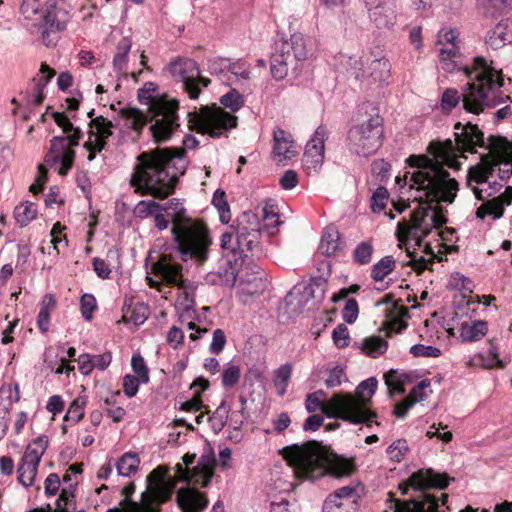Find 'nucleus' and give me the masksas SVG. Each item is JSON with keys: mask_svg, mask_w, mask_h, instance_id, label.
<instances>
[{"mask_svg": "<svg viewBox=\"0 0 512 512\" xmlns=\"http://www.w3.org/2000/svg\"><path fill=\"white\" fill-rule=\"evenodd\" d=\"M273 140V152L276 156L280 157V160L290 159L293 156L291 150L292 141L288 139L283 129L278 128L273 132Z\"/></svg>", "mask_w": 512, "mask_h": 512, "instance_id": "37", "label": "nucleus"}, {"mask_svg": "<svg viewBox=\"0 0 512 512\" xmlns=\"http://www.w3.org/2000/svg\"><path fill=\"white\" fill-rule=\"evenodd\" d=\"M140 464V458L135 452L124 453L116 462V469L119 476L130 477L136 473Z\"/></svg>", "mask_w": 512, "mask_h": 512, "instance_id": "38", "label": "nucleus"}, {"mask_svg": "<svg viewBox=\"0 0 512 512\" xmlns=\"http://www.w3.org/2000/svg\"><path fill=\"white\" fill-rule=\"evenodd\" d=\"M395 259L391 255L384 256L375 263L371 270V277L375 281H382L395 268Z\"/></svg>", "mask_w": 512, "mask_h": 512, "instance_id": "45", "label": "nucleus"}, {"mask_svg": "<svg viewBox=\"0 0 512 512\" xmlns=\"http://www.w3.org/2000/svg\"><path fill=\"white\" fill-rule=\"evenodd\" d=\"M48 437L45 435L37 437L32 444H29L21 458V464L38 468L42 455L48 447Z\"/></svg>", "mask_w": 512, "mask_h": 512, "instance_id": "29", "label": "nucleus"}, {"mask_svg": "<svg viewBox=\"0 0 512 512\" xmlns=\"http://www.w3.org/2000/svg\"><path fill=\"white\" fill-rule=\"evenodd\" d=\"M327 136V128L320 125L306 144L303 162L307 167L313 168L315 171H317L324 162L325 141Z\"/></svg>", "mask_w": 512, "mask_h": 512, "instance_id": "22", "label": "nucleus"}, {"mask_svg": "<svg viewBox=\"0 0 512 512\" xmlns=\"http://www.w3.org/2000/svg\"><path fill=\"white\" fill-rule=\"evenodd\" d=\"M388 342L380 336H370L363 339L362 352L372 358H377L387 351Z\"/></svg>", "mask_w": 512, "mask_h": 512, "instance_id": "39", "label": "nucleus"}, {"mask_svg": "<svg viewBox=\"0 0 512 512\" xmlns=\"http://www.w3.org/2000/svg\"><path fill=\"white\" fill-rule=\"evenodd\" d=\"M260 237L261 233L259 232L244 235L236 234L237 258H240L243 267L256 265L254 260L264 255Z\"/></svg>", "mask_w": 512, "mask_h": 512, "instance_id": "21", "label": "nucleus"}, {"mask_svg": "<svg viewBox=\"0 0 512 512\" xmlns=\"http://www.w3.org/2000/svg\"><path fill=\"white\" fill-rule=\"evenodd\" d=\"M487 331V322L483 320H476L472 324L463 322L459 329L460 337L464 342L478 341L486 335Z\"/></svg>", "mask_w": 512, "mask_h": 512, "instance_id": "35", "label": "nucleus"}, {"mask_svg": "<svg viewBox=\"0 0 512 512\" xmlns=\"http://www.w3.org/2000/svg\"><path fill=\"white\" fill-rule=\"evenodd\" d=\"M291 374L292 366L289 363L283 364L275 370L273 382L278 389V395L283 396L286 393Z\"/></svg>", "mask_w": 512, "mask_h": 512, "instance_id": "47", "label": "nucleus"}, {"mask_svg": "<svg viewBox=\"0 0 512 512\" xmlns=\"http://www.w3.org/2000/svg\"><path fill=\"white\" fill-rule=\"evenodd\" d=\"M229 411L230 407L226 404V401H222L213 415L209 417V421L220 430L227 422Z\"/></svg>", "mask_w": 512, "mask_h": 512, "instance_id": "63", "label": "nucleus"}, {"mask_svg": "<svg viewBox=\"0 0 512 512\" xmlns=\"http://www.w3.org/2000/svg\"><path fill=\"white\" fill-rule=\"evenodd\" d=\"M457 38V33L455 30L450 29L439 33L438 43L442 44L445 42L449 45V47H443L439 51V62L441 68L449 73H453L455 71L461 70L463 66L461 65L460 52L459 48L455 44V39Z\"/></svg>", "mask_w": 512, "mask_h": 512, "instance_id": "20", "label": "nucleus"}, {"mask_svg": "<svg viewBox=\"0 0 512 512\" xmlns=\"http://www.w3.org/2000/svg\"><path fill=\"white\" fill-rule=\"evenodd\" d=\"M177 502L184 512H202L209 504L205 493L189 487L178 490Z\"/></svg>", "mask_w": 512, "mask_h": 512, "instance_id": "24", "label": "nucleus"}, {"mask_svg": "<svg viewBox=\"0 0 512 512\" xmlns=\"http://www.w3.org/2000/svg\"><path fill=\"white\" fill-rule=\"evenodd\" d=\"M364 493V487L359 481H352L349 485L337 489L333 494H330L327 499L342 502L346 505H354L359 507V499Z\"/></svg>", "mask_w": 512, "mask_h": 512, "instance_id": "28", "label": "nucleus"}, {"mask_svg": "<svg viewBox=\"0 0 512 512\" xmlns=\"http://www.w3.org/2000/svg\"><path fill=\"white\" fill-rule=\"evenodd\" d=\"M131 366L133 372L137 375V378H140L142 383L149 382V369L145 363L144 358L139 354H133L131 358Z\"/></svg>", "mask_w": 512, "mask_h": 512, "instance_id": "58", "label": "nucleus"}, {"mask_svg": "<svg viewBox=\"0 0 512 512\" xmlns=\"http://www.w3.org/2000/svg\"><path fill=\"white\" fill-rule=\"evenodd\" d=\"M492 64V61L476 56L471 67L463 66L461 70L470 81L462 87L461 93L447 88L441 98L442 109L450 112L461 101L466 112L479 115L486 109L511 102V97L501 90L504 86L502 70H497Z\"/></svg>", "mask_w": 512, "mask_h": 512, "instance_id": "2", "label": "nucleus"}, {"mask_svg": "<svg viewBox=\"0 0 512 512\" xmlns=\"http://www.w3.org/2000/svg\"><path fill=\"white\" fill-rule=\"evenodd\" d=\"M388 497L389 508L393 512H433L436 510V504L428 496H425L426 499L423 502H416L415 500L400 501L395 498L393 492H389Z\"/></svg>", "mask_w": 512, "mask_h": 512, "instance_id": "27", "label": "nucleus"}, {"mask_svg": "<svg viewBox=\"0 0 512 512\" xmlns=\"http://www.w3.org/2000/svg\"><path fill=\"white\" fill-rule=\"evenodd\" d=\"M490 152L481 156L480 162L469 168L467 181L482 184L487 182L500 164L510 165L509 174L512 176V142L498 135L489 136Z\"/></svg>", "mask_w": 512, "mask_h": 512, "instance_id": "9", "label": "nucleus"}, {"mask_svg": "<svg viewBox=\"0 0 512 512\" xmlns=\"http://www.w3.org/2000/svg\"><path fill=\"white\" fill-rule=\"evenodd\" d=\"M280 453L298 479L315 481L327 473L336 478H343L350 476L356 470L352 459L340 456H336L325 465L321 443L315 440L303 445L286 446Z\"/></svg>", "mask_w": 512, "mask_h": 512, "instance_id": "4", "label": "nucleus"}, {"mask_svg": "<svg viewBox=\"0 0 512 512\" xmlns=\"http://www.w3.org/2000/svg\"><path fill=\"white\" fill-rule=\"evenodd\" d=\"M229 58L223 57H215L208 61V69L212 75L218 76L221 80H230L229 77V68H230Z\"/></svg>", "mask_w": 512, "mask_h": 512, "instance_id": "48", "label": "nucleus"}, {"mask_svg": "<svg viewBox=\"0 0 512 512\" xmlns=\"http://www.w3.org/2000/svg\"><path fill=\"white\" fill-rule=\"evenodd\" d=\"M408 450L406 440L398 439L387 447L386 453L392 461L400 462Z\"/></svg>", "mask_w": 512, "mask_h": 512, "instance_id": "60", "label": "nucleus"}, {"mask_svg": "<svg viewBox=\"0 0 512 512\" xmlns=\"http://www.w3.org/2000/svg\"><path fill=\"white\" fill-rule=\"evenodd\" d=\"M187 117L190 130L208 134L213 138H218L225 131L236 127L238 120L235 115L224 111L215 104L202 106L198 112H189Z\"/></svg>", "mask_w": 512, "mask_h": 512, "instance_id": "11", "label": "nucleus"}, {"mask_svg": "<svg viewBox=\"0 0 512 512\" xmlns=\"http://www.w3.org/2000/svg\"><path fill=\"white\" fill-rule=\"evenodd\" d=\"M37 215V210L33 203L21 204L14 209V218L20 227H25Z\"/></svg>", "mask_w": 512, "mask_h": 512, "instance_id": "50", "label": "nucleus"}, {"mask_svg": "<svg viewBox=\"0 0 512 512\" xmlns=\"http://www.w3.org/2000/svg\"><path fill=\"white\" fill-rule=\"evenodd\" d=\"M309 56L306 40L300 33L292 34L289 40L277 45L271 56V74L277 80H283L290 69L297 70L298 62L305 61Z\"/></svg>", "mask_w": 512, "mask_h": 512, "instance_id": "10", "label": "nucleus"}, {"mask_svg": "<svg viewBox=\"0 0 512 512\" xmlns=\"http://www.w3.org/2000/svg\"><path fill=\"white\" fill-rule=\"evenodd\" d=\"M428 152L434 158L427 156L411 155L407 159L410 167L416 170L410 173L411 185H420L426 189L427 195L432 196L434 201L452 204L456 198L459 184L454 178H450L448 171L444 166L458 169L460 164L455 157L457 152H461L456 139H446L445 141H433L428 146ZM409 174V172L407 173Z\"/></svg>", "mask_w": 512, "mask_h": 512, "instance_id": "3", "label": "nucleus"}, {"mask_svg": "<svg viewBox=\"0 0 512 512\" xmlns=\"http://www.w3.org/2000/svg\"><path fill=\"white\" fill-rule=\"evenodd\" d=\"M242 273L243 263L240 261V258L236 257V253H234L233 257L225 255V263L219 267L216 276L219 278L221 284L234 286L236 282L239 281Z\"/></svg>", "mask_w": 512, "mask_h": 512, "instance_id": "26", "label": "nucleus"}, {"mask_svg": "<svg viewBox=\"0 0 512 512\" xmlns=\"http://www.w3.org/2000/svg\"><path fill=\"white\" fill-rule=\"evenodd\" d=\"M220 103L232 112H236L244 105V98L236 89H231L221 96Z\"/></svg>", "mask_w": 512, "mask_h": 512, "instance_id": "56", "label": "nucleus"}, {"mask_svg": "<svg viewBox=\"0 0 512 512\" xmlns=\"http://www.w3.org/2000/svg\"><path fill=\"white\" fill-rule=\"evenodd\" d=\"M157 90V85L153 82H146L142 88L138 90L137 98L140 103L148 105V109L159 99H168L166 96L154 97L153 92Z\"/></svg>", "mask_w": 512, "mask_h": 512, "instance_id": "55", "label": "nucleus"}, {"mask_svg": "<svg viewBox=\"0 0 512 512\" xmlns=\"http://www.w3.org/2000/svg\"><path fill=\"white\" fill-rule=\"evenodd\" d=\"M409 376L405 373L399 374L396 370H390L385 374V384L388 388L389 397H393L394 393L404 394L403 384L408 381Z\"/></svg>", "mask_w": 512, "mask_h": 512, "instance_id": "44", "label": "nucleus"}, {"mask_svg": "<svg viewBox=\"0 0 512 512\" xmlns=\"http://www.w3.org/2000/svg\"><path fill=\"white\" fill-rule=\"evenodd\" d=\"M510 43H512V25L508 19L501 20L487 32L485 37V44L493 50L500 49Z\"/></svg>", "mask_w": 512, "mask_h": 512, "instance_id": "25", "label": "nucleus"}, {"mask_svg": "<svg viewBox=\"0 0 512 512\" xmlns=\"http://www.w3.org/2000/svg\"><path fill=\"white\" fill-rule=\"evenodd\" d=\"M167 70L175 81L182 83L190 99L199 97L201 90L195 80L201 71L196 61L190 58H177L168 64Z\"/></svg>", "mask_w": 512, "mask_h": 512, "instance_id": "16", "label": "nucleus"}, {"mask_svg": "<svg viewBox=\"0 0 512 512\" xmlns=\"http://www.w3.org/2000/svg\"><path fill=\"white\" fill-rule=\"evenodd\" d=\"M483 13L495 17L512 10V0H479Z\"/></svg>", "mask_w": 512, "mask_h": 512, "instance_id": "42", "label": "nucleus"}, {"mask_svg": "<svg viewBox=\"0 0 512 512\" xmlns=\"http://www.w3.org/2000/svg\"><path fill=\"white\" fill-rule=\"evenodd\" d=\"M262 274L258 265L243 267V273L238 281L240 285H243V294L253 296L261 294L266 289L267 284Z\"/></svg>", "mask_w": 512, "mask_h": 512, "instance_id": "23", "label": "nucleus"}, {"mask_svg": "<svg viewBox=\"0 0 512 512\" xmlns=\"http://www.w3.org/2000/svg\"><path fill=\"white\" fill-rule=\"evenodd\" d=\"M373 252L372 243L370 241H362L353 251V261L359 265H366L371 262Z\"/></svg>", "mask_w": 512, "mask_h": 512, "instance_id": "52", "label": "nucleus"}, {"mask_svg": "<svg viewBox=\"0 0 512 512\" xmlns=\"http://www.w3.org/2000/svg\"><path fill=\"white\" fill-rule=\"evenodd\" d=\"M339 233L335 228H328L322 235L319 251L325 256H334L339 249Z\"/></svg>", "mask_w": 512, "mask_h": 512, "instance_id": "41", "label": "nucleus"}, {"mask_svg": "<svg viewBox=\"0 0 512 512\" xmlns=\"http://www.w3.org/2000/svg\"><path fill=\"white\" fill-rule=\"evenodd\" d=\"M51 116L65 136H54L50 140L44 162L49 167L60 165L58 174L66 176L74 165L76 157L74 148L79 145L83 132L79 127H75L63 112H53Z\"/></svg>", "mask_w": 512, "mask_h": 512, "instance_id": "8", "label": "nucleus"}, {"mask_svg": "<svg viewBox=\"0 0 512 512\" xmlns=\"http://www.w3.org/2000/svg\"><path fill=\"white\" fill-rule=\"evenodd\" d=\"M86 405V398L77 397L75 398L68 408L66 415L64 416L65 421H71L72 423H78L84 417V407Z\"/></svg>", "mask_w": 512, "mask_h": 512, "instance_id": "53", "label": "nucleus"}, {"mask_svg": "<svg viewBox=\"0 0 512 512\" xmlns=\"http://www.w3.org/2000/svg\"><path fill=\"white\" fill-rule=\"evenodd\" d=\"M44 7L39 0H22L20 12L26 20L38 23Z\"/></svg>", "mask_w": 512, "mask_h": 512, "instance_id": "51", "label": "nucleus"}, {"mask_svg": "<svg viewBox=\"0 0 512 512\" xmlns=\"http://www.w3.org/2000/svg\"><path fill=\"white\" fill-rule=\"evenodd\" d=\"M369 18L377 28H390L395 23L396 14L390 5L383 3L369 9Z\"/></svg>", "mask_w": 512, "mask_h": 512, "instance_id": "30", "label": "nucleus"}, {"mask_svg": "<svg viewBox=\"0 0 512 512\" xmlns=\"http://www.w3.org/2000/svg\"><path fill=\"white\" fill-rule=\"evenodd\" d=\"M179 101L173 99H159L144 113L138 108L128 107L120 110L127 128L140 134L144 126L149 124V131L155 143L160 144L171 139L179 129Z\"/></svg>", "mask_w": 512, "mask_h": 512, "instance_id": "6", "label": "nucleus"}, {"mask_svg": "<svg viewBox=\"0 0 512 512\" xmlns=\"http://www.w3.org/2000/svg\"><path fill=\"white\" fill-rule=\"evenodd\" d=\"M195 457V454L187 453L182 457L183 464L175 466L178 479L206 488L214 476V460L208 456H201L198 464L190 470L188 466L194 463Z\"/></svg>", "mask_w": 512, "mask_h": 512, "instance_id": "15", "label": "nucleus"}, {"mask_svg": "<svg viewBox=\"0 0 512 512\" xmlns=\"http://www.w3.org/2000/svg\"><path fill=\"white\" fill-rule=\"evenodd\" d=\"M505 206H509V201L504 197H495L484 202L476 211V217L484 219L486 216H492L493 219H500L504 214Z\"/></svg>", "mask_w": 512, "mask_h": 512, "instance_id": "34", "label": "nucleus"}, {"mask_svg": "<svg viewBox=\"0 0 512 512\" xmlns=\"http://www.w3.org/2000/svg\"><path fill=\"white\" fill-rule=\"evenodd\" d=\"M241 377V369L239 365L229 364L222 372V385L224 388H232L236 386Z\"/></svg>", "mask_w": 512, "mask_h": 512, "instance_id": "57", "label": "nucleus"}, {"mask_svg": "<svg viewBox=\"0 0 512 512\" xmlns=\"http://www.w3.org/2000/svg\"><path fill=\"white\" fill-rule=\"evenodd\" d=\"M212 204L219 212L220 221L223 224H227L231 219V213L226 193L221 189H217L213 195Z\"/></svg>", "mask_w": 512, "mask_h": 512, "instance_id": "49", "label": "nucleus"}, {"mask_svg": "<svg viewBox=\"0 0 512 512\" xmlns=\"http://www.w3.org/2000/svg\"><path fill=\"white\" fill-rule=\"evenodd\" d=\"M456 130L457 145L461 152H474L476 147H482L490 151L489 141L485 142L484 133L479 129L478 125L467 122L462 124L457 122L454 125ZM489 140V138L487 139Z\"/></svg>", "mask_w": 512, "mask_h": 512, "instance_id": "19", "label": "nucleus"}, {"mask_svg": "<svg viewBox=\"0 0 512 512\" xmlns=\"http://www.w3.org/2000/svg\"><path fill=\"white\" fill-rule=\"evenodd\" d=\"M388 196V190L383 186H380L375 190V192L372 195L371 204V208L374 213H379L386 207V201L388 199Z\"/></svg>", "mask_w": 512, "mask_h": 512, "instance_id": "64", "label": "nucleus"}, {"mask_svg": "<svg viewBox=\"0 0 512 512\" xmlns=\"http://www.w3.org/2000/svg\"><path fill=\"white\" fill-rule=\"evenodd\" d=\"M377 386V379L370 377L356 387L355 395L351 393L334 394L328 400L324 414L328 418H338L354 425L365 424L370 427L372 423H375L379 426L380 423L374 421L377 418V413L369 408Z\"/></svg>", "mask_w": 512, "mask_h": 512, "instance_id": "7", "label": "nucleus"}, {"mask_svg": "<svg viewBox=\"0 0 512 512\" xmlns=\"http://www.w3.org/2000/svg\"><path fill=\"white\" fill-rule=\"evenodd\" d=\"M97 309L96 298L92 294H84L80 299V311L82 317L90 321L93 316V312Z\"/></svg>", "mask_w": 512, "mask_h": 512, "instance_id": "61", "label": "nucleus"}, {"mask_svg": "<svg viewBox=\"0 0 512 512\" xmlns=\"http://www.w3.org/2000/svg\"><path fill=\"white\" fill-rule=\"evenodd\" d=\"M183 145L184 148H156L141 153L130 178V185L135 188V192L160 199L171 195L188 166L185 148L195 149L199 141L192 134H187Z\"/></svg>", "mask_w": 512, "mask_h": 512, "instance_id": "1", "label": "nucleus"}, {"mask_svg": "<svg viewBox=\"0 0 512 512\" xmlns=\"http://www.w3.org/2000/svg\"><path fill=\"white\" fill-rule=\"evenodd\" d=\"M131 49V41L122 38L117 45V52L113 58V68L119 74V78L126 76L128 54Z\"/></svg>", "mask_w": 512, "mask_h": 512, "instance_id": "36", "label": "nucleus"}, {"mask_svg": "<svg viewBox=\"0 0 512 512\" xmlns=\"http://www.w3.org/2000/svg\"><path fill=\"white\" fill-rule=\"evenodd\" d=\"M383 133V119L374 115L367 122L349 130V148L358 155L369 156L382 145Z\"/></svg>", "mask_w": 512, "mask_h": 512, "instance_id": "13", "label": "nucleus"}, {"mask_svg": "<svg viewBox=\"0 0 512 512\" xmlns=\"http://www.w3.org/2000/svg\"><path fill=\"white\" fill-rule=\"evenodd\" d=\"M371 77L380 83H387L390 77L391 64L388 59H374L370 64Z\"/></svg>", "mask_w": 512, "mask_h": 512, "instance_id": "46", "label": "nucleus"}, {"mask_svg": "<svg viewBox=\"0 0 512 512\" xmlns=\"http://www.w3.org/2000/svg\"><path fill=\"white\" fill-rule=\"evenodd\" d=\"M20 400L19 385L5 384L0 387V417L10 418L12 405Z\"/></svg>", "mask_w": 512, "mask_h": 512, "instance_id": "31", "label": "nucleus"}, {"mask_svg": "<svg viewBox=\"0 0 512 512\" xmlns=\"http://www.w3.org/2000/svg\"><path fill=\"white\" fill-rule=\"evenodd\" d=\"M89 127L96 129L95 132H89V140H92V138H102L108 140V138L113 134L112 128L114 125L110 120L104 118L103 116H98L92 118V120L89 122Z\"/></svg>", "mask_w": 512, "mask_h": 512, "instance_id": "43", "label": "nucleus"}, {"mask_svg": "<svg viewBox=\"0 0 512 512\" xmlns=\"http://www.w3.org/2000/svg\"><path fill=\"white\" fill-rule=\"evenodd\" d=\"M261 222L258 215L253 211L243 212L237 219L236 226L231 228L236 231V234H248L259 232L261 233Z\"/></svg>", "mask_w": 512, "mask_h": 512, "instance_id": "33", "label": "nucleus"}, {"mask_svg": "<svg viewBox=\"0 0 512 512\" xmlns=\"http://www.w3.org/2000/svg\"><path fill=\"white\" fill-rule=\"evenodd\" d=\"M159 211H165L173 222L171 232L181 259L206 261L212 243L208 229L187 217L183 204L176 198L161 203Z\"/></svg>", "mask_w": 512, "mask_h": 512, "instance_id": "5", "label": "nucleus"}, {"mask_svg": "<svg viewBox=\"0 0 512 512\" xmlns=\"http://www.w3.org/2000/svg\"><path fill=\"white\" fill-rule=\"evenodd\" d=\"M165 470L163 467L158 466L154 470H152L147 476V490L141 494V503H137L139 505L150 504L157 512H160L154 504H162L167 502L172 495L174 484L166 482L164 479ZM135 491V484L133 482L129 483L126 487L123 488L122 493L126 496L121 504L125 502H129V505L126 509L121 510V512H126L130 506L134 503L129 500V497Z\"/></svg>", "mask_w": 512, "mask_h": 512, "instance_id": "12", "label": "nucleus"}, {"mask_svg": "<svg viewBox=\"0 0 512 512\" xmlns=\"http://www.w3.org/2000/svg\"><path fill=\"white\" fill-rule=\"evenodd\" d=\"M327 287V278L322 276L312 277L309 284L302 291L294 289L285 297V304L289 314H300L305 303L309 299H317L322 301L325 297Z\"/></svg>", "mask_w": 512, "mask_h": 512, "instance_id": "17", "label": "nucleus"}, {"mask_svg": "<svg viewBox=\"0 0 512 512\" xmlns=\"http://www.w3.org/2000/svg\"><path fill=\"white\" fill-rule=\"evenodd\" d=\"M159 208H161V203L155 200H141L134 207L133 214L135 217L143 219L159 212Z\"/></svg>", "mask_w": 512, "mask_h": 512, "instance_id": "54", "label": "nucleus"}, {"mask_svg": "<svg viewBox=\"0 0 512 512\" xmlns=\"http://www.w3.org/2000/svg\"><path fill=\"white\" fill-rule=\"evenodd\" d=\"M120 395V392L118 391L115 395H113L111 398H105L104 404H105V411L107 415L113 420V422H120L124 419V416L126 415V411L121 406L115 405V396Z\"/></svg>", "mask_w": 512, "mask_h": 512, "instance_id": "59", "label": "nucleus"}, {"mask_svg": "<svg viewBox=\"0 0 512 512\" xmlns=\"http://www.w3.org/2000/svg\"><path fill=\"white\" fill-rule=\"evenodd\" d=\"M427 216L428 213L425 208H419L412 214L411 227H409V230L413 231L415 237H418V245H421L422 239L427 237L431 232V227H424L425 218Z\"/></svg>", "mask_w": 512, "mask_h": 512, "instance_id": "40", "label": "nucleus"}, {"mask_svg": "<svg viewBox=\"0 0 512 512\" xmlns=\"http://www.w3.org/2000/svg\"><path fill=\"white\" fill-rule=\"evenodd\" d=\"M18 481L24 486L29 487L33 485L36 474H37V468L33 466H27L24 464H19L18 469Z\"/></svg>", "mask_w": 512, "mask_h": 512, "instance_id": "62", "label": "nucleus"}, {"mask_svg": "<svg viewBox=\"0 0 512 512\" xmlns=\"http://www.w3.org/2000/svg\"><path fill=\"white\" fill-rule=\"evenodd\" d=\"M151 272L169 286L184 288L183 268L171 253H161Z\"/></svg>", "mask_w": 512, "mask_h": 512, "instance_id": "18", "label": "nucleus"}, {"mask_svg": "<svg viewBox=\"0 0 512 512\" xmlns=\"http://www.w3.org/2000/svg\"><path fill=\"white\" fill-rule=\"evenodd\" d=\"M40 72L43 74L40 77H34L33 82V104L39 106L45 99L44 89L46 88L49 81L55 75V71L51 69L47 64L42 63Z\"/></svg>", "mask_w": 512, "mask_h": 512, "instance_id": "32", "label": "nucleus"}, {"mask_svg": "<svg viewBox=\"0 0 512 512\" xmlns=\"http://www.w3.org/2000/svg\"><path fill=\"white\" fill-rule=\"evenodd\" d=\"M69 19L70 14L64 0L50 1L44 5L40 20L34 25L42 30L41 40L46 47L55 45L54 35L66 29Z\"/></svg>", "mask_w": 512, "mask_h": 512, "instance_id": "14", "label": "nucleus"}]
</instances>
